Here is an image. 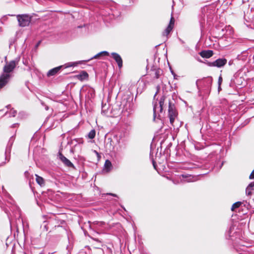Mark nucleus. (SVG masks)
Segmentation results:
<instances>
[{"mask_svg":"<svg viewBox=\"0 0 254 254\" xmlns=\"http://www.w3.org/2000/svg\"><path fill=\"white\" fill-rule=\"evenodd\" d=\"M160 89V87L159 85H157L156 87V92L153 98V120H155L156 118H157V114L159 113H162L163 110V105L164 104L165 97L163 96L160 99L159 101V106L157 104V101L155 102L154 100L155 99V97L157 94L159 93Z\"/></svg>","mask_w":254,"mask_h":254,"instance_id":"1","label":"nucleus"},{"mask_svg":"<svg viewBox=\"0 0 254 254\" xmlns=\"http://www.w3.org/2000/svg\"><path fill=\"white\" fill-rule=\"evenodd\" d=\"M212 81L213 79L211 77H208L202 79H197L196 81V85L199 91H209L211 89Z\"/></svg>","mask_w":254,"mask_h":254,"instance_id":"2","label":"nucleus"},{"mask_svg":"<svg viewBox=\"0 0 254 254\" xmlns=\"http://www.w3.org/2000/svg\"><path fill=\"white\" fill-rule=\"evenodd\" d=\"M132 100V98L128 95H124L122 97L120 108L122 109L123 112L127 111L128 112V113L130 112L133 107Z\"/></svg>","mask_w":254,"mask_h":254,"instance_id":"3","label":"nucleus"},{"mask_svg":"<svg viewBox=\"0 0 254 254\" xmlns=\"http://www.w3.org/2000/svg\"><path fill=\"white\" fill-rule=\"evenodd\" d=\"M177 116L178 112L176 109L174 103L172 101H169L168 107V117L170 119V123L172 126H174V122L175 119L177 118Z\"/></svg>","mask_w":254,"mask_h":254,"instance_id":"4","label":"nucleus"},{"mask_svg":"<svg viewBox=\"0 0 254 254\" xmlns=\"http://www.w3.org/2000/svg\"><path fill=\"white\" fill-rule=\"evenodd\" d=\"M19 26L25 27L28 26L31 21V17L28 14H19L17 15Z\"/></svg>","mask_w":254,"mask_h":254,"instance_id":"5","label":"nucleus"},{"mask_svg":"<svg viewBox=\"0 0 254 254\" xmlns=\"http://www.w3.org/2000/svg\"><path fill=\"white\" fill-rule=\"evenodd\" d=\"M227 62V60L225 58L218 59L213 62H207L206 64L209 66L217 67L219 68L224 66Z\"/></svg>","mask_w":254,"mask_h":254,"instance_id":"6","label":"nucleus"},{"mask_svg":"<svg viewBox=\"0 0 254 254\" xmlns=\"http://www.w3.org/2000/svg\"><path fill=\"white\" fill-rule=\"evenodd\" d=\"M17 64V62L14 60L11 61L8 63H6V64L3 67V73H10V72L13 70Z\"/></svg>","mask_w":254,"mask_h":254,"instance_id":"7","label":"nucleus"},{"mask_svg":"<svg viewBox=\"0 0 254 254\" xmlns=\"http://www.w3.org/2000/svg\"><path fill=\"white\" fill-rule=\"evenodd\" d=\"M8 204L9 205H8V204H6L5 205H2L1 207L9 218L10 216L11 215L10 211L18 210V208L16 206L13 205L11 202H8Z\"/></svg>","mask_w":254,"mask_h":254,"instance_id":"8","label":"nucleus"},{"mask_svg":"<svg viewBox=\"0 0 254 254\" xmlns=\"http://www.w3.org/2000/svg\"><path fill=\"white\" fill-rule=\"evenodd\" d=\"M11 77V74L10 73H3L0 76V89L3 88L7 84Z\"/></svg>","mask_w":254,"mask_h":254,"instance_id":"9","label":"nucleus"},{"mask_svg":"<svg viewBox=\"0 0 254 254\" xmlns=\"http://www.w3.org/2000/svg\"><path fill=\"white\" fill-rule=\"evenodd\" d=\"M59 157L60 160L64 164V165L68 167L74 168L73 164L69 160L67 159L61 153H59Z\"/></svg>","mask_w":254,"mask_h":254,"instance_id":"10","label":"nucleus"},{"mask_svg":"<svg viewBox=\"0 0 254 254\" xmlns=\"http://www.w3.org/2000/svg\"><path fill=\"white\" fill-rule=\"evenodd\" d=\"M111 55L117 62L119 67L121 68L123 66V60L121 56L116 53H111Z\"/></svg>","mask_w":254,"mask_h":254,"instance_id":"11","label":"nucleus"},{"mask_svg":"<svg viewBox=\"0 0 254 254\" xmlns=\"http://www.w3.org/2000/svg\"><path fill=\"white\" fill-rule=\"evenodd\" d=\"M200 56L202 58H209L213 55V52L212 50H203L199 53Z\"/></svg>","mask_w":254,"mask_h":254,"instance_id":"12","label":"nucleus"},{"mask_svg":"<svg viewBox=\"0 0 254 254\" xmlns=\"http://www.w3.org/2000/svg\"><path fill=\"white\" fill-rule=\"evenodd\" d=\"M63 66V65H61L50 69L47 73V76H51L55 75L59 72Z\"/></svg>","mask_w":254,"mask_h":254,"instance_id":"13","label":"nucleus"},{"mask_svg":"<svg viewBox=\"0 0 254 254\" xmlns=\"http://www.w3.org/2000/svg\"><path fill=\"white\" fill-rule=\"evenodd\" d=\"M76 77L78 79L82 81L85 79L88 78V74L86 71L82 70L79 74L76 75Z\"/></svg>","mask_w":254,"mask_h":254,"instance_id":"14","label":"nucleus"},{"mask_svg":"<svg viewBox=\"0 0 254 254\" xmlns=\"http://www.w3.org/2000/svg\"><path fill=\"white\" fill-rule=\"evenodd\" d=\"M12 145H10L9 143H7V146L5 148V159L7 160L8 161L10 160V154L11 152V149L12 147Z\"/></svg>","mask_w":254,"mask_h":254,"instance_id":"15","label":"nucleus"},{"mask_svg":"<svg viewBox=\"0 0 254 254\" xmlns=\"http://www.w3.org/2000/svg\"><path fill=\"white\" fill-rule=\"evenodd\" d=\"M59 219H58V217L56 215L53 214L49 217V220L48 222L49 223H51L53 224V225H55V226H56L57 225H59Z\"/></svg>","mask_w":254,"mask_h":254,"instance_id":"16","label":"nucleus"},{"mask_svg":"<svg viewBox=\"0 0 254 254\" xmlns=\"http://www.w3.org/2000/svg\"><path fill=\"white\" fill-rule=\"evenodd\" d=\"M151 70L152 72L151 73L152 76L156 78H158L162 73V70L160 68H154L153 69H151Z\"/></svg>","mask_w":254,"mask_h":254,"instance_id":"17","label":"nucleus"},{"mask_svg":"<svg viewBox=\"0 0 254 254\" xmlns=\"http://www.w3.org/2000/svg\"><path fill=\"white\" fill-rule=\"evenodd\" d=\"M254 188V182L251 183L246 189V193L248 195L252 194V190Z\"/></svg>","mask_w":254,"mask_h":254,"instance_id":"18","label":"nucleus"},{"mask_svg":"<svg viewBox=\"0 0 254 254\" xmlns=\"http://www.w3.org/2000/svg\"><path fill=\"white\" fill-rule=\"evenodd\" d=\"M36 176V181L37 183L40 186H44L45 184V182L43 178L38 175H35Z\"/></svg>","mask_w":254,"mask_h":254,"instance_id":"19","label":"nucleus"},{"mask_svg":"<svg viewBox=\"0 0 254 254\" xmlns=\"http://www.w3.org/2000/svg\"><path fill=\"white\" fill-rule=\"evenodd\" d=\"M181 176L183 179H186L184 180L185 182H191L193 181L194 177L191 175H182Z\"/></svg>","mask_w":254,"mask_h":254,"instance_id":"20","label":"nucleus"},{"mask_svg":"<svg viewBox=\"0 0 254 254\" xmlns=\"http://www.w3.org/2000/svg\"><path fill=\"white\" fill-rule=\"evenodd\" d=\"M109 54L108 52H106V51H103V52H101L98 54H97V55H96L95 56H94L93 57L91 58L90 59V60H92L93 59H97V58H99L100 56H109Z\"/></svg>","mask_w":254,"mask_h":254,"instance_id":"21","label":"nucleus"},{"mask_svg":"<svg viewBox=\"0 0 254 254\" xmlns=\"http://www.w3.org/2000/svg\"><path fill=\"white\" fill-rule=\"evenodd\" d=\"M173 28V27L172 26H171L170 25H168L167 26V27L165 29L164 32L163 33V36L168 35L171 32V31L172 30Z\"/></svg>","mask_w":254,"mask_h":254,"instance_id":"22","label":"nucleus"},{"mask_svg":"<svg viewBox=\"0 0 254 254\" xmlns=\"http://www.w3.org/2000/svg\"><path fill=\"white\" fill-rule=\"evenodd\" d=\"M173 28V27L172 26H171L170 25H168L167 26V27L165 29L164 32L163 33V36L168 35L171 32V31L172 30Z\"/></svg>","mask_w":254,"mask_h":254,"instance_id":"23","label":"nucleus"},{"mask_svg":"<svg viewBox=\"0 0 254 254\" xmlns=\"http://www.w3.org/2000/svg\"><path fill=\"white\" fill-rule=\"evenodd\" d=\"M242 204V202H240V201H238V202L234 203L231 207V210L232 211H234L235 210V209L237 208H239Z\"/></svg>","mask_w":254,"mask_h":254,"instance_id":"24","label":"nucleus"},{"mask_svg":"<svg viewBox=\"0 0 254 254\" xmlns=\"http://www.w3.org/2000/svg\"><path fill=\"white\" fill-rule=\"evenodd\" d=\"M96 134V131L94 129H92L88 134V138L93 139L95 137Z\"/></svg>","mask_w":254,"mask_h":254,"instance_id":"25","label":"nucleus"},{"mask_svg":"<svg viewBox=\"0 0 254 254\" xmlns=\"http://www.w3.org/2000/svg\"><path fill=\"white\" fill-rule=\"evenodd\" d=\"M77 64H78V63H76V62H70V63L65 64H64V66H65V68H67V67H71V66H76L77 65Z\"/></svg>","mask_w":254,"mask_h":254,"instance_id":"26","label":"nucleus"},{"mask_svg":"<svg viewBox=\"0 0 254 254\" xmlns=\"http://www.w3.org/2000/svg\"><path fill=\"white\" fill-rule=\"evenodd\" d=\"M104 166L106 169H109L112 167V163L109 160H107L105 161Z\"/></svg>","mask_w":254,"mask_h":254,"instance_id":"27","label":"nucleus"},{"mask_svg":"<svg viewBox=\"0 0 254 254\" xmlns=\"http://www.w3.org/2000/svg\"><path fill=\"white\" fill-rule=\"evenodd\" d=\"M14 139H15V137H14V135L11 136L9 139L8 143H9L10 145H12L14 141Z\"/></svg>","mask_w":254,"mask_h":254,"instance_id":"28","label":"nucleus"},{"mask_svg":"<svg viewBox=\"0 0 254 254\" xmlns=\"http://www.w3.org/2000/svg\"><path fill=\"white\" fill-rule=\"evenodd\" d=\"M174 23H175V19H174V17L173 16H172L171 17L170 22H169V24L168 25H170L171 26H172L173 27Z\"/></svg>","mask_w":254,"mask_h":254,"instance_id":"29","label":"nucleus"},{"mask_svg":"<svg viewBox=\"0 0 254 254\" xmlns=\"http://www.w3.org/2000/svg\"><path fill=\"white\" fill-rule=\"evenodd\" d=\"M17 112L15 110H12L10 111V117H14L16 115Z\"/></svg>","mask_w":254,"mask_h":254,"instance_id":"30","label":"nucleus"},{"mask_svg":"<svg viewBox=\"0 0 254 254\" xmlns=\"http://www.w3.org/2000/svg\"><path fill=\"white\" fill-rule=\"evenodd\" d=\"M73 140L75 141L78 143H83V140L82 138H75Z\"/></svg>","mask_w":254,"mask_h":254,"instance_id":"31","label":"nucleus"},{"mask_svg":"<svg viewBox=\"0 0 254 254\" xmlns=\"http://www.w3.org/2000/svg\"><path fill=\"white\" fill-rule=\"evenodd\" d=\"M247 15L245 14L244 15V18L245 19V20L247 21H251L252 19H253V17L251 18L250 17V16H248V19H247Z\"/></svg>","mask_w":254,"mask_h":254,"instance_id":"32","label":"nucleus"},{"mask_svg":"<svg viewBox=\"0 0 254 254\" xmlns=\"http://www.w3.org/2000/svg\"><path fill=\"white\" fill-rule=\"evenodd\" d=\"M222 82V77H221V76H220L218 78V85H221Z\"/></svg>","mask_w":254,"mask_h":254,"instance_id":"33","label":"nucleus"},{"mask_svg":"<svg viewBox=\"0 0 254 254\" xmlns=\"http://www.w3.org/2000/svg\"><path fill=\"white\" fill-rule=\"evenodd\" d=\"M249 121L248 120H246L243 123L241 124V127H244L246 125H247L249 123Z\"/></svg>","mask_w":254,"mask_h":254,"instance_id":"34","label":"nucleus"},{"mask_svg":"<svg viewBox=\"0 0 254 254\" xmlns=\"http://www.w3.org/2000/svg\"><path fill=\"white\" fill-rule=\"evenodd\" d=\"M249 121L248 120H246L243 123L241 124V127H244L246 125H247L249 123Z\"/></svg>","mask_w":254,"mask_h":254,"instance_id":"35","label":"nucleus"},{"mask_svg":"<svg viewBox=\"0 0 254 254\" xmlns=\"http://www.w3.org/2000/svg\"><path fill=\"white\" fill-rule=\"evenodd\" d=\"M152 164H153V167L155 169H156V167H157V165L156 164V162L153 159H152Z\"/></svg>","mask_w":254,"mask_h":254,"instance_id":"36","label":"nucleus"},{"mask_svg":"<svg viewBox=\"0 0 254 254\" xmlns=\"http://www.w3.org/2000/svg\"><path fill=\"white\" fill-rule=\"evenodd\" d=\"M249 178L250 179H254V170L251 173V175H250Z\"/></svg>","mask_w":254,"mask_h":254,"instance_id":"37","label":"nucleus"},{"mask_svg":"<svg viewBox=\"0 0 254 254\" xmlns=\"http://www.w3.org/2000/svg\"><path fill=\"white\" fill-rule=\"evenodd\" d=\"M107 194L113 196L114 197H117V195L115 193H107Z\"/></svg>","mask_w":254,"mask_h":254,"instance_id":"38","label":"nucleus"},{"mask_svg":"<svg viewBox=\"0 0 254 254\" xmlns=\"http://www.w3.org/2000/svg\"><path fill=\"white\" fill-rule=\"evenodd\" d=\"M208 9V7H204L202 10V12H205L206 10H207Z\"/></svg>","mask_w":254,"mask_h":254,"instance_id":"39","label":"nucleus"},{"mask_svg":"<svg viewBox=\"0 0 254 254\" xmlns=\"http://www.w3.org/2000/svg\"><path fill=\"white\" fill-rule=\"evenodd\" d=\"M218 90L219 92L221 90V85H218Z\"/></svg>","mask_w":254,"mask_h":254,"instance_id":"40","label":"nucleus"},{"mask_svg":"<svg viewBox=\"0 0 254 254\" xmlns=\"http://www.w3.org/2000/svg\"><path fill=\"white\" fill-rule=\"evenodd\" d=\"M205 2H208V1H210L211 0H203Z\"/></svg>","mask_w":254,"mask_h":254,"instance_id":"41","label":"nucleus"},{"mask_svg":"<svg viewBox=\"0 0 254 254\" xmlns=\"http://www.w3.org/2000/svg\"><path fill=\"white\" fill-rule=\"evenodd\" d=\"M10 105H8L6 106V108H7L8 109L10 108Z\"/></svg>","mask_w":254,"mask_h":254,"instance_id":"42","label":"nucleus"},{"mask_svg":"<svg viewBox=\"0 0 254 254\" xmlns=\"http://www.w3.org/2000/svg\"><path fill=\"white\" fill-rule=\"evenodd\" d=\"M45 109H46V110H48V109H49V108H48V106H46V108H45Z\"/></svg>","mask_w":254,"mask_h":254,"instance_id":"43","label":"nucleus"},{"mask_svg":"<svg viewBox=\"0 0 254 254\" xmlns=\"http://www.w3.org/2000/svg\"><path fill=\"white\" fill-rule=\"evenodd\" d=\"M40 41H39V42H38V43L37 44V46H38L39 45V44H40Z\"/></svg>","mask_w":254,"mask_h":254,"instance_id":"44","label":"nucleus"},{"mask_svg":"<svg viewBox=\"0 0 254 254\" xmlns=\"http://www.w3.org/2000/svg\"><path fill=\"white\" fill-rule=\"evenodd\" d=\"M18 220L20 222H21V220L20 219H18Z\"/></svg>","mask_w":254,"mask_h":254,"instance_id":"45","label":"nucleus"},{"mask_svg":"<svg viewBox=\"0 0 254 254\" xmlns=\"http://www.w3.org/2000/svg\"><path fill=\"white\" fill-rule=\"evenodd\" d=\"M54 253H49L48 254H53Z\"/></svg>","mask_w":254,"mask_h":254,"instance_id":"46","label":"nucleus"}]
</instances>
